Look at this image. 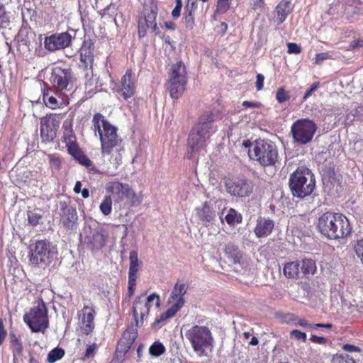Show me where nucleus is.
<instances>
[{
	"label": "nucleus",
	"mask_w": 363,
	"mask_h": 363,
	"mask_svg": "<svg viewBox=\"0 0 363 363\" xmlns=\"http://www.w3.org/2000/svg\"><path fill=\"white\" fill-rule=\"evenodd\" d=\"M136 280L135 278H130L128 277V294L129 297L132 296L135 290L136 286Z\"/></svg>",
	"instance_id": "58"
},
{
	"label": "nucleus",
	"mask_w": 363,
	"mask_h": 363,
	"mask_svg": "<svg viewBox=\"0 0 363 363\" xmlns=\"http://www.w3.org/2000/svg\"><path fill=\"white\" fill-rule=\"evenodd\" d=\"M301 277H308L313 275L317 269L316 264L312 259H303L300 262Z\"/></svg>",
	"instance_id": "33"
},
{
	"label": "nucleus",
	"mask_w": 363,
	"mask_h": 363,
	"mask_svg": "<svg viewBox=\"0 0 363 363\" xmlns=\"http://www.w3.org/2000/svg\"><path fill=\"white\" fill-rule=\"evenodd\" d=\"M196 9V1L194 0H188L185 6V21L188 25L194 24V12Z\"/></svg>",
	"instance_id": "35"
},
{
	"label": "nucleus",
	"mask_w": 363,
	"mask_h": 363,
	"mask_svg": "<svg viewBox=\"0 0 363 363\" xmlns=\"http://www.w3.org/2000/svg\"><path fill=\"white\" fill-rule=\"evenodd\" d=\"M62 130V141L65 144L67 152L80 164L86 167L89 172L98 173L99 170L96 167L79 147L73 129L72 119L65 120L63 122Z\"/></svg>",
	"instance_id": "3"
},
{
	"label": "nucleus",
	"mask_w": 363,
	"mask_h": 363,
	"mask_svg": "<svg viewBox=\"0 0 363 363\" xmlns=\"http://www.w3.org/2000/svg\"><path fill=\"white\" fill-rule=\"evenodd\" d=\"M315 123L308 118L296 120L291 125V131L296 143L300 145H306L310 143L316 130Z\"/></svg>",
	"instance_id": "12"
},
{
	"label": "nucleus",
	"mask_w": 363,
	"mask_h": 363,
	"mask_svg": "<svg viewBox=\"0 0 363 363\" xmlns=\"http://www.w3.org/2000/svg\"><path fill=\"white\" fill-rule=\"evenodd\" d=\"M319 86H320L319 82H314L311 86V87L308 89H307L306 91L305 92V94L303 96L302 101H306L312 95V94L318 89Z\"/></svg>",
	"instance_id": "52"
},
{
	"label": "nucleus",
	"mask_w": 363,
	"mask_h": 363,
	"mask_svg": "<svg viewBox=\"0 0 363 363\" xmlns=\"http://www.w3.org/2000/svg\"><path fill=\"white\" fill-rule=\"evenodd\" d=\"M232 0H218L216 13L224 14L230 7Z\"/></svg>",
	"instance_id": "44"
},
{
	"label": "nucleus",
	"mask_w": 363,
	"mask_h": 363,
	"mask_svg": "<svg viewBox=\"0 0 363 363\" xmlns=\"http://www.w3.org/2000/svg\"><path fill=\"white\" fill-rule=\"evenodd\" d=\"M97 345L96 343L89 345L85 351L83 360L89 359L94 356V351L96 350Z\"/></svg>",
	"instance_id": "54"
},
{
	"label": "nucleus",
	"mask_w": 363,
	"mask_h": 363,
	"mask_svg": "<svg viewBox=\"0 0 363 363\" xmlns=\"http://www.w3.org/2000/svg\"><path fill=\"white\" fill-rule=\"evenodd\" d=\"M27 217L28 224L32 226L38 225L42 218V216L34 211H28Z\"/></svg>",
	"instance_id": "45"
},
{
	"label": "nucleus",
	"mask_w": 363,
	"mask_h": 363,
	"mask_svg": "<svg viewBox=\"0 0 363 363\" xmlns=\"http://www.w3.org/2000/svg\"><path fill=\"white\" fill-rule=\"evenodd\" d=\"M129 271L128 277L137 279V273L140 269V262L138 259V252L135 250L130 251L129 255Z\"/></svg>",
	"instance_id": "34"
},
{
	"label": "nucleus",
	"mask_w": 363,
	"mask_h": 363,
	"mask_svg": "<svg viewBox=\"0 0 363 363\" xmlns=\"http://www.w3.org/2000/svg\"><path fill=\"white\" fill-rule=\"evenodd\" d=\"M92 123L94 131L98 133L99 136L101 155L104 157L110 155V162L118 168L122 163L124 147L123 139L118 135L117 128L100 113L94 115Z\"/></svg>",
	"instance_id": "1"
},
{
	"label": "nucleus",
	"mask_w": 363,
	"mask_h": 363,
	"mask_svg": "<svg viewBox=\"0 0 363 363\" xmlns=\"http://www.w3.org/2000/svg\"><path fill=\"white\" fill-rule=\"evenodd\" d=\"M317 228L325 238L339 240L350 236L352 227L348 218L340 213L328 211L318 219Z\"/></svg>",
	"instance_id": "2"
},
{
	"label": "nucleus",
	"mask_w": 363,
	"mask_h": 363,
	"mask_svg": "<svg viewBox=\"0 0 363 363\" xmlns=\"http://www.w3.org/2000/svg\"><path fill=\"white\" fill-rule=\"evenodd\" d=\"M79 316L81 317V332L82 335H88L91 334L94 329V317L96 315L95 309L93 306L84 305L83 308L79 311Z\"/></svg>",
	"instance_id": "21"
},
{
	"label": "nucleus",
	"mask_w": 363,
	"mask_h": 363,
	"mask_svg": "<svg viewBox=\"0 0 363 363\" xmlns=\"http://www.w3.org/2000/svg\"><path fill=\"white\" fill-rule=\"evenodd\" d=\"M310 340L313 343L319 345H325L327 343V339L325 337L317 336L315 335H312L311 336Z\"/></svg>",
	"instance_id": "61"
},
{
	"label": "nucleus",
	"mask_w": 363,
	"mask_h": 363,
	"mask_svg": "<svg viewBox=\"0 0 363 363\" xmlns=\"http://www.w3.org/2000/svg\"><path fill=\"white\" fill-rule=\"evenodd\" d=\"M61 218L60 221L62 223L63 226L67 229H72L75 221L77 220V213L76 210L69 206L64 203L61 205Z\"/></svg>",
	"instance_id": "24"
},
{
	"label": "nucleus",
	"mask_w": 363,
	"mask_h": 363,
	"mask_svg": "<svg viewBox=\"0 0 363 363\" xmlns=\"http://www.w3.org/2000/svg\"><path fill=\"white\" fill-rule=\"evenodd\" d=\"M153 305L156 307L160 305V296L156 293H152L147 297L143 294L135 299L133 304V313L138 327L143 325L144 320L148 316L150 309Z\"/></svg>",
	"instance_id": "11"
},
{
	"label": "nucleus",
	"mask_w": 363,
	"mask_h": 363,
	"mask_svg": "<svg viewBox=\"0 0 363 363\" xmlns=\"http://www.w3.org/2000/svg\"><path fill=\"white\" fill-rule=\"evenodd\" d=\"M107 236V233L104 229L95 232L88 242L91 250L94 251L102 249L106 245Z\"/></svg>",
	"instance_id": "30"
},
{
	"label": "nucleus",
	"mask_w": 363,
	"mask_h": 363,
	"mask_svg": "<svg viewBox=\"0 0 363 363\" xmlns=\"http://www.w3.org/2000/svg\"><path fill=\"white\" fill-rule=\"evenodd\" d=\"M185 337L199 357L206 356L213 347L214 338L208 326L194 325L186 330Z\"/></svg>",
	"instance_id": "4"
},
{
	"label": "nucleus",
	"mask_w": 363,
	"mask_h": 363,
	"mask_svg": "<svg viewBox=\"0 0 363 363\" xmlns=\"http://www.w3.org/2000/svg\"><path fill=\"white\" fill-rule=\"evenodd\" d=\"M55 90L54 91L46 83H43V101L45 105L50 109L59 108L61 106V104L56 96L51 95V93H55Z\"/></svg>",
	"instance_id": "28"
},
{
	"label": "nucleus",
	"mask_w": 363,
	"mask_h": 363,
	"mask_svg": "<svg viewBox=\"0 0 363 363\" xmlns=\"http://www.w3.org/2000/svg\"><path fill=\"white\" fill-rule=\"evenodd\" d=\"M48 158L49 164L52 170L59 171L62 168V160L60 156L56 154H48Z\"/></svg>",
	"instance_id": "43"
},
{
	"label": "nucleus",
	"mask_w": 363,
	"mask_h": 363,
	"mask_svg": "<svg viewBox=\"0 0 363 363\" xmlns=\"http://www.w3.org/2000/svg\"><path fill=\"white\" fill-rule=\"evenodd\" d=\"M136 82L137 80L135 77V73L132 69H128L125 73L122 76L120 86L116 91L124 100H128L135 95Z\"/></svg>",
	"instance_id": "19"
},
{
	"label": "nucleus",
	"mask_w": 363,
	"mask_h": 363,
	"mask_svg": "<svg viewBox=\"0 0 363 363\" xmlns=\"http://www.w3.org/2000/svg\"><path fill=\"white\" fill-rule=\"evenodd\" d=\"M187 290V284L183 279H177L167 301L168 308L174 313L177 314L184 306L185 303L184 296Z\"/></svg>",
	"instance_id": "17"
},
{
	"label": "nucleus",
	"mask_w": 363,
	"mask_h": 363,
	"mask_svg": "<svg viewBox=\"0 0 363 363\" xmlns=\"http://www.w3.org/2000/svg\"><path fill=\"white\" fill-rule=\"evenodd\" d=\"M332 59V55L329 52H320L315 55V63L319 64L324 60Z\"/></svg>",
	"instance_id": "57"
},
{
	"label": "nucleus",
	"mask_w": 363,
	"mask_h": 363,
	"mask_svg": "<svg viewBox=\"0 0 363 363\" xmlns=\"http://www.w3.org/2000/svg\"><path fill=\"white\" fill-rule=\"evenodd\" d=\"M65 354V350L60 347H55L51 350L47 357V362L48 363H54L61 359Z\"/></svg>",
	"instance_id": "37"
},
{
	"label": "nucleus",
	"mask_w": 363,
	"mask_h": 363,
	"mask_svg": "<svg viewBox=\"0 0 363 363\" xmlns=\"http://www.w3.org/2000/svg\"><path fill=\"white\" fill-rule=\"evenodd\" d=\"M71 39V35L67 32L52 34L45 38L44 47L50 51L63 49L70 45Z\"/></svg>",
	"instance_id": "20"
},
{
	"label": "nucleus",
	"mask_w": 363,
	"mask_h": 363,
	"mask_svg": "<svg viewBox=\"0 0 363 363\" xmlns=\"http://www.w3.org/2000/svg\"><path fill=\"white\" fill-rule=\"evenodd\" d=\"M288 53L289 54H300L301 52V48L295 43H289L287 44Z\"/></svg>",
	"instance_id": "55"
},
{
	"label": "nucleus",
	"mask_w": 363,
	"mask_h": 363,
	"mask_svg": "<svg viewBox=\"0 0 363 363\" xmlns=\"http://www.w3.org/2000/svg\"><path fill=\"white\" fill-rule=\"evenodd\" d=\"M187 72L185 65L182 62L173 64L167 82V90L173 99H179L186 90Z\"/></svg>",
	"instance_id": "7"
},
{
	"label": "nucleus",
	"mask_w": 363,
	"mask_h": 363,
	"mask_svg": "<svg viewBox=\"0 0 363 363\" xmlns=\"http://www.w3.org/2000/svg\"><path fill=\"white\" fill-rule=\"evenodd\" d=\"M23 321L33 333H44L49 327L48 309L43 300L32 307L23 317Z\"/></svg>",
	"instance_id": "8"
},
{
	"label": "nucleus",
	"mask_w": 363,
	"mask_h": 363,
	"mask_svg": "<svg viewBox=\"0 0 363 363\" xmlns=\"http://www.w3.org/2000/svg\"><path fill=\"white\" fill-rule=\"evenodd\" d=\"M248 157L263 167L275 166L279 158L278 148L270 140H255L253 148L248 150Z\"/></svg>",
	"instance_id": "6"
},
{
	"label": "nucleus",
	"mask_w": 363,
	"mask_h": 363,
	"mask_svg": "<svg viewBox=\"0 0 363 363\" xmlns=\"http://www.w3.org/2000/svg\"><path fill=\"white\" fill-rule=\"evenodd\" d=\"M264 77L262 74H257L256 76V89L260 91L263 89Z\"/></svg>",
	"instance_id": "62"
},
{
	"label": "nucleus",
	"mask_w": 363,
	"mask_h": 363,
	"mask_svg": "<svg viewBox=\"0 0 363 363\" xmlns=\"http://www.w3.org/2000/svg\"><path fill=\"white\" fill-rule=\"evenodd\" d=\"M7 335L2 318H0V345L3 344Z\"/></svg>",
	"instance_id": "60"
},
{
	"label": "nucleus",
	"mask_w": 363,
	"mask_h": 363,
	"mask_svg": "<svg viewBox=\"0 0 363 363\" xmlns=\"http://www.w3.org/2000/svg\"><path fill=\"white\" fill-rule=\"evenodd\" d=\"M330 363H357L354 358L347 354H335Z\"/></svg>",
	"instance_id": "42"
},
{
	"label": "nucleus",
	"mask_w": 363,
	"mask_h": 363,
	"mask_svg": "<svg viewBox=\"0 0 363 363\" xmlns=\"http://www.w3.org/2000/svg\"><path fill=\"white\" fill-rule=\"evenodd\" d=\"M57 254L51 242L45 240H38L30 246L29 261L34 265H49Z\"/></svg>",
	"instance_id": "10"
},
{
	"label": "nucleus",
	"mask_w": 363,
	"mask_h": 363,
	"mask_svg": "<svg viewBox=\"0 0 363 363\" xmlns=\"http://www.w3.org/2000/svg\"><path fill=\"white\" fill-rule=\"evenodd\" d=\"M72 79L73 74L70 68H62L58 66L53 67L50 82L55 89V95L60 96L61 91L67 90Z\"/></svg>",
	"instance_id": "16"
},
{
	"label": "nucleus",
	"mask_w": 363,
	"mask_h": 363,
	"mask_svg": "<svg viewBox=\"0 0 363 363\" xmlns=\"http://www.w3.org/2000/svg\"><path fill=\"white\" fill-rule=\"evenodd\" d=\"M138 337V330L133 327H128L123 333L117 345V352L126 354L133 347Z\"/></svg>",
	"instance_id": "22"
},
{
	"label": "nucleus",
	"mask_w": 363,
	"mask_h": 363,
	"mask_svg": "<svg viewBox=\"0 0 363 363\" xmlns=\"http://www.w3.org/2000/svg\"><path fill=\"white\" fill-rule=\"evenodd\" d=\"M225 220L229 225H235L242 223V217L235 208H230L225 217Z\"/></svg>",
	"instance_id": "36"
},
{
	"label": "nucleus",
	"mask_w": 363,
	"mask_h": 363,
	"mask_svg": "<svg viewBox=\"0 0 363 363\" xmlns=\"http://www.w3.org/2000/svg\"><path fill=\"white\" fill-rule=\"evenodd\" d=\"M354 251L363 264V238L356 241L354 245Z\"/></svg>",
	"instance_id": "49"
},
{
	"label": "nucleus",
	"mask_w": 363,
	"mask_h": 363,
	"mask_svg": "<svg viewBox=\"0 0 363 363\" xmlns=\"http://www.w3.org/2000/svg\"><path fill=\"white\" fill-rule=\"evenodd\" d=\"M213 121V113L211 111H205L199 116V121L194 128L198 130L202 129L203 132L211 134V130L212 129V124Z\"/></svg>",
	"instance_id": "27"
},
{
	"label": "nucleus",
	"mask_w": 363,
	"mask_h": 363,
	"mask_svg": "<svg viewBox=\"0 0 363 363\" xmlns=\"http://www.w3.org/2000/svg\"><path fill=\"white\" fill-rule=\"evenodd\" d=\"M224 186L226 191L236 198L249 197L253 192L252 181L245 177H233L224 179Z\"/></svg>",
	"instance_id": "13"
},
{
	"label": "nucleus",
	"mask_w": 363,
	"mask_h": 363,
	"mask_svg": "<svg viewBox=\"0 0 363 363\" xmlns=\"http://www.w3.org/2000/svg\"><path fill=\"white\" fill-rule=\"evenodd\" d=\"M112 204L113 201L111 196L106 195L99 206L101 213L104 216L110 215L112 212Z\"/></svg>",
	"instance_id": "38"
},
{
	"label": "nucleus",
	"mask_w": 363,
	"mask_h": 363,
	"mask_svg": "<svg viewBox=\"0 0 363 363\" xmlns=\"http://www.w3.org/2000/svg\"><path fill=\"white\" fill-rule=\"evenodd\" d=\"M182 8V0H176V5L173 11H172V15L174 18H177L180 16L181 10Z\"/></svg>",
	"instance_id": "56"
},
{
	"label": "nucleus",
	"mask_w": 363,
	"mask_h": 363,
	"mask_svg": "<svg viewBox=\"0 0 363 363\" xmlns=\"http://www.w3.org/2000/svg\"><path fill=\"white\" fill-rule=\"evenodd\" d=\"M224 252L227 258L233 264H241L242 259V253L239 250L238 245L233 242H229L225 245Z\"/></svg>",
	"instance_id": "29"
},
{
	"label": "nucleus",
	"mask_w": 363,
	"mask_h": 363,
	"mask_svg": "<svg viewBox=\"0 0 363 363\" xmlns=\"http://www.w3.org/2000/svg\"><path fill=\"white\" fill-rule=\"evenodd\" d=\"M165 347L160 341L154 342L149 347V353L152 357H160L164 354Z\"/></svg>",
	"instance_id": "40"
},
{
	"label": "nucleus",
	"mask_w": 363,
	"mask_h": 363,
	"mask_svg": "<svg viewBox=\"0 0 363 363\" xmlns=\"http://www.w3.org/2000/svg\"><path fill=\"white\" fill-rule=\"evenodd\" d=\"M176 313L167 308L165 312L162 313L160 316L155 319L154 324L157 325H162L166 320L174 317Z\"/></svg>",
	"instance_id": "46"
},
{
	"label": "nucleus",
	"mask_w": 363,
	"mask_h": 363,
	"mask_svg": "<svg viewBox=\"0 0 363 363\" xmlns=\"http://www.w3.org/2000/svg\"><path fill=\"white\" fill-rule=\"evenodd\" d=\"M296 316L294 313H286L280 314L279 318L282 323L295 325Z\"/></svg>",
	"instance_id": "47"
},
{
	"label": "nucleus",
	"mask_w": 363,
	"mask_h": 363,
	"mask_svg": "<svg viewBox=\"0 0 363 363\" xmlns=\"http://www.w3.org/2000/svg\"><path fill=\"white\" fill-rule=\"evenodd\" d=\"M228 28V26L227 23L221 22L220 25L216 26V30L217 33H219L220 35H223L227 32Z\"/></svg>",
	"instance_id": "63"
},
{
	"label": "nucleus",
	"mask_w": 363,
	"mask_h": 363,
	"mask_svg": "<svg viewBox=\"0 0 363 363\" xmlns=\"http://www.w3.org/2000/svg\"><path fill=\"white\" fill-rule=\"evenodd\" d=\"M289 99L290 96L284 87H280L278 89L276 94V99L279 104L287 101L289 100Z\"/></svg>",
	"instance_id": "48"
},
{
	"label": "nucleus",
	"mask_w": 363,
	"mask_h": 363,
	"mask_svg": "<svg viewBox=\"0 0 363 363\" xmlns=\"http://www.w3.org/2000/svg\"><path fill=\"white\" fill-rule=\"evenodd\" d=\"M313 325L312 323H310L305 318H300L298 315L296 316V320L294 325H299L303 328H308L310 330H313Z\"/></svg>",
	"instance_id": "53"
},
{
	"label": "nucleus",
	"mask_w": 363,
	"mask_h": 363,
	"mask_svg": "<svg viewBox=\"0 0 363 363\" xmlns=\"http://www.w3.org/2000/svg\"><path fill=\"white\" fill-rule=\"evenodd\" d=\"M10 13L6 10L4 4L0 2V28H6L10 24Z\"/></svg>",
	"instance_id": "41"
},
{
	"label": "nucleus",
	"mask_w": 363,
	"mask_h": 363,
	"mask_svg": "<svg viewBox=\"0 0 363 363\" xmlns=\"http://www.w3.org/2000/svg\"><path fill=\"white\" fill-rule=\"evenodd\" d=\"M196 211L198 218L204 225L208 226L213 223L216 212L207 201L204 202L201 208H197Z\"/></svg>",
	"instance_id": "26"
},
{
	"label": "nucleus",
	"mask_w": 363,
	"mask_h": 363,
	"mask_svg": "<svg viewBox=\"0 0 363 363\" xmlns=\"http://www.w3.org/2000/svg\"><path fill=\"white\" fill-rule=\"evenodd\" d=\"M105 190L107 195L113 196L116 203L126 199L129 206L133 207L141 202L135 191L127 183H122L117 180L111 181L106 184Z\"/></svg>",
	"instance_id": "9"
},
{
	"label": "nucleus",
	"mask_w": 363,
	"mask_h": 363,
	"mask_svg": "<svg viewBox=\"0 0 363 363\" xmlns=\"http://www.w3.org/2000/svg\"><path fill=\"white\" fill-rule=\"evenodd\" d=\"M40 137L43 142H52L57 136L60 120L56 114H47L40 118Z\"/></svg>",
	"instance_id": "18"
},
{
	"label": "nucleus",
	"mask_w": 363,
	"mask_h": 363,
	"mask_svg": "<svg viewBox=\"0 0 363 363\" xmlns=\"http://www.w3.org/2000/svg\"><path fill=\"white\" fill-rule=\"evenodd\" d=\"M292 11L291 4L289 0H281L276 6L274 12L277 14L278 24L285 21Z\"/></svg>",
	"instance_id": "31"
},
{
	"label": "nucleus",
	"mask_w": 363,
	"mask_h": 363,
	"mask_svg": "<svg viewBox=\"0 0 363 363\" xmlns=\"http://www.w3.org/2000/svg\"><path fill=\"white\" fill-rule=\"evenodd\" d=\"M274 227V223L272 219L259 217L254 231L257 238H264L271 234Z\"/></svg>",
	"instance_id": "25"
},
{
	"label": "nucleus",
	"mask_w": 363,
	"mask_h": 363,
	"mask_svg": "<svg viewBox=\"0 0 363 363\" xmlns=\"http://www.w3.org/2000/svg\"><path fill=\"white\" fill-rule=\"evenodd\" d=\"M157 11V5L154 1H151L148 7H144L143 16L140 17L138 20V30L140 38L145 36L150 28H151L155 34L159 33V28L156 23Z\"/></svg>",
	"instance_id": "14"
},
{
	"label": "nucleus",
	"mask_w": 363,
	"mask_h": 363,
	"mask_svg": "<svg viewBox=\"0 0 363 363\" xmlns=\"http://www.w3.org/2000/svg\"><path fill=\"white\" fill-rule=\"evenodd\" d=\"M211 134L192 128L187 138V152L186 157L191 160L206 147V141Z\"/></svg>",
	"instance_id": "15"
},
{
	"label": "nucleus",
	"mask_w": 363,
	"mask_h": 363,
	"mask_svg": "<svg viewBox=\"0 0 363 363\" xmlns=\"http://www.w3.org/2000/svg\"><path fill=\"white\" fill-rule=\"evenodd\" d=\"M11 346L13 349V354H17L21 356L23 354V347L21 340L14 334L11 333Z\"/></svg>",
	"instance_id": "39"
},
{
	"label": "nucleus",
	"mask_w": 363,
	"mask_h": 363,
	"mask_svg": "<svg viewBox=\"0 0 363 363\" xmlns=\"http://www.w3.org/2000/svg\"><path fill=\"white\" fill-rule=\"evenodd\" d=\"M94 43L90 38L85 39L83 41L80 48V61L83 64L84 69H92L94 61Z\"/></svg>",
	"instance_id": "23"
},
{
	"label": "nucleus",
	"mask_w": 363,
	"mask_h": 363,
	"mask_svg": "<svg viewBox=\"0 0 363 363\" xmlns=\"http://www.w3.org/2000/svg\"><path fill=\"white\" fill-rule=\"evenodd\" d=\"M291 338H295L297 340H302L303 342H306V334L298 330H293L290 333Z\"/></svg>",
	"instance_id": "50"
},
{
	"label": "nucleus",
	"mask_w": 363,
	"mask_h": 363,
	"mask_svg": "<svg viewBox=\"0 0 363 363\" xmlns=\"http://www.w3.org/2000/svg\"><path fill=\"white\" fill-rule=\"evenodd\" d=\"M342 350L347 352H360L362 349L357 346L351 344H344L342 347Z\"/></svg>",
	"instance_id": "59"
},
{
	"label": "nucleus",
	"mask_w": 363,
	"mask_h": 363,
	"mask_svg": "<svg viewBox=\"0 0 363 363\" xmlns=\"http://www.w3.org/2000/svg\"><path fill=\"white\" fill-rule=\"evenodd\" d=\"M283 274L288 279L301 278L300 262L293 261L286 262L283 268Z\"/></svg>",
	"instance_id": "32"
},
{
	"label": "nucleus",
	"mask_w": 363,
	"mask_h": 363,
	"mask_svg": "<svg viewBox=\"0 0 363 363\" xmlns=\"http://www.w3.org/2000/svg\"><path fill=\"white\" fill-rule=\"evenodd\" d=\"M28 363H42V355L40 353L30 351L28 352Z\"/></svg>",
	"instance_id": "51"
},
{
	"label": "nucleus",
	"mask_w": 363,
	"mask_h": 363,
	"mask_svg": "<svg viewBox=\"0 0 363 363\" xmlns=\"http://www.w3.org/2000/svg\"><path fill=\"white\" fill-rule=\"evenodd\" d=\"M289 185L294 196L303 199L315 189L314 174L308 167H299L290 175Z\"/></svg>",
	"instance_id": "5"
},
{
	"label": "nucleus",
	"mask_w": 363,
	"mask_h": 363,
	"mask_svg": "<svg viewBox=\"0 0 363 363\" xmlns=\"http://www.w3.org/2000/svg\"><path fill=\"white\" fill-rule=\"evenodd\" d=\"M264 5V0H252V2L251 4L252 9L254 11L263 9Z\"/></svg>",
	"instance_id": "64"
}]
</instances>
